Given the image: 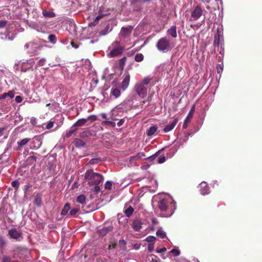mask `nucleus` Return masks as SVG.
I'll list each match as a JSON object with an SVG mask.
<instances>
[{
  "label": "nucleus",
  "instance_id": "40",
  "mask_svg": "<svg viewBox=\"0 0 262 262\" xmlns=\"http://www.w3.org/2000/svg\"><path fill=\"white\" fill-rule=\"evenodd\" d=\"M170 252L173 254L174 256H179L180 254V251L179 250L173 249Z\"/></svg>",
  "mask_w": 262,
  "mask_h": 262
},
{
  "label": "nucleus",
  "instance_id": "26",
  "mask_svg": "<svg viewBox=\"0 0 262 262\" xmlns=\"http://www.w3.org/2000/svg\"><path fill=\"white\" fill-rule=\"evenodd\" d=\"M144 157L145 154L144 152H139L135 156L130 157V161L138 160Z\"/></svg>",
  "mask_w": 262,
  "mask_h": 262
},
{
  "label": "nucleus",
  "instance_id": "5",
  "mask_svg": "<svg viewBox=\"0 0 262 262\" xmlns=\"http://www.w3.org/2000/svg\"><path fill=\"white\" fill-rule=\"evenodd\" d=\"M203 14V10L199 5L196 6L191 12L190 20H198Z\"/></svg>",
  "mask_w": 262,
  "mask_h": 262
},
{
  "label": "nucleus",
  "instance_id": "50",
  "mask_svg": "<svg viewBox=\"0 0 262 262\" xmlns=\"http://www.w3.org/2000/svg\"><path fill=\"white\" fill-rule=\"evenodd\" d=\"M34 140H36L38 142H39V143L38 144L37 146L34 145V148H38L40 146V145L41 144V142L40 141V139H39L38 138L34 137Z\"/></svg>",
  "mask_w": 262,
  "mask_h": 262
},
{
  "label": "nucleus",
  "instance_id": "34",
  "mask_svg": "<svg viewBox=\"0 0 262 262\" xmlns=\"http://www.w3.org/2000/svg\"><path fill=\"white\" fill-rule=\"evenodd\" d=\"M150 80L151 78H150L149 77H146L143 79L142 81L139 82V83H142L143 85L146 86L148 85Z\"/></svg>",
  "mask_w": 262,
  "mask_h": 262
},
{
  "label": "nucleus",
  "instance_id": "30",
  "mask_svg": "<svg viewBox=\"0 0 262 262\" xmlns=\"http://www.w3.org/2000/svg\"><path fill=\"white\" fill-rule=\"evenodd\" d=\"M76 201L78 203L83 204L85 202V196L83 194L77 196Z\"/></svg>",
  "mask_w": 262,
  "mask_h": 262
},
{
  "label": "nucleus",
  "instance_id": "17",
  "mask_svg": "<svg viewBox=\"0 0 262 262\" xmlns=\"http://www.w3.org/2000/svg\"><path fill=\"white\" fill-rule=\"evenodd\" d=\"M31 140L30 138H24L22 140H20L17 142V150H21L22 147L26 145Z\"/></svg>",
  "mask_w": 262,
  "mask_h": 262
},
{
  "label": "nucleus",
  "instance_id": "41",
  "mask_svg": "<svg viewBox=\"0 0 262 262\" xmlns=\"http://www.w3.org/2000/svg\"><path fill=\"white\" fill-rule=\"evenodd\" d=\"M35 204L37 206H39L41 204V198L40 196L37 195L35 199Z\"/></svg>",
  "mask_w": 262,
  "mask_h": 262
},
{
  "label": "nucleus",
  "instance_id": "19",
  "mask_svg": "<svg viewBox=\"0 0 262 262\" xmlns=\"http://www.w3.org/2000/svg\"><path fill=\"white\" fill-rule=\"evenodd\" d=\"M87 122V120L84 118L78 119L73 125V127H80L83 126Z\"/></svg>",
  "mask_w": 262,
  "mask_h": 262
},
{
  "label": "nucleus",
  "instance_id": "4",
  "mask_svg": "<svg viewBox=\"0 0 262 262\" xmlns=\"http://www.w3.org/2000/svg\"><path fill=\"white\" fill-rule=\"evenodd\" d=\"M134 90L138 95L142 98H145L147 95V87L143 85L142 83L137 82L135 85Z\"/></svg>",
  "mask_w": 262,
  "mask_h": 262
},
{
  "label": "nucleus",
  "instance_id": "38",
  "mask_svg": "<svg viewBox=\"0 0 262 262\" xmlns=\"http://www.w3.org/2000/svg\"><path fill=\"white\" fill-rule=\"evenodd\" d=\"M105 188L108 190H111L112 188V182L111 181H107L105 184Z\"/></svg>",
  "mask_w": 262,
  "mask_h": 262
},
{
  "label": "nucleus",
  "instance_id": "15",
  "mask_svg": "<svg viewBox=\"0 0 262 262\" xmlns=\"http://www.w3.org/2000/svg\"><path fill=\"white\" fill-rule=\"evenodd\" d=\"M29 155L26 160V164L27 165H31L34 164L36 161V158L34 156L33 152H31Z\"/></svg>",
  "mask_w": 262,
  "mask_h": 262
},
{
  "label": "nucleus",
  "instance_id": "10",
  "mask_svg": "<svg viewBox=\"0 0 262 262\" xmlns=\"http://www.w3.org/2000/svg\"><path fill=\"white\" fill-rule=\"evenodd\" d=\"M113 229L112 225H109L106 227H103L102 228L98 230L99 234L101 236H104L108 232H111Z\"/></svg>",
  "mask_w": 262,
  "mask_h": 262
},
{
  "label": "nucleus",
  "instance_id": "39",
  "mask_svg": "<svg viewBox=\"0 0 262 262\" xmlns=\"http://www.w3.org/2000/svg\"><path fill=\"white\" fill-rule=\"evenodd\" d=\"M76 130H77L76 128H75L74 129H71V130H69L66 134V137L70 138L74 133L76 132Z\"/></svg>",
  "mask_w": 262,
  "mask_h": 262
},
{
  "label": "nucleus",
  "instance_id": "20",
  "mask_svg": "<svg viewBox=\"0 0 262 262\" xmlns=\"http://www.w3.org/2000/svg\"><path fill=\"white\" fill-rule=\"evenodd\" d=\"M168 34L170 35L172 37L176 38L177 36V27L176 26H172L167 30Z\"/></svg>",
  "mask_w": 262,
  "mask_h": 262
},
{
  "label": "nucleus",
  "instance_id": "35",
  "mask_svg": "<svg viewBox=\"0 0 262 262\" xmlns=\"http://www.w3.org/2000/svg\"><path fill=\"white\" fill-rule=\"evenodd\" d=\"M159 151L156 152L154 155L151 156L146 158L145 160L148 161L149 162H151V161H154L155 160V159L156 158V157H158V156L159 155Z\"/></svg>",
  "mask_w": 262,
  "mask_h": 262
},
{
  "label": "nucleus",
  "instance_id": "13",
  "mask_svg": "<svg viewBox=\"0 0 262 262\" xmlns=\"http://www.w3.org/2000/svg\"><path fill=\"white\" fill-rule=\"evenodd\" d=\"M130 82V75L129 74H127L123 79V81H122L121 83V89L125 91L126 90Z\"/></svg>",
  "mask_w": 262,
  "mask_h": 262
},
{
  "label": "nucleus",
  "instance_id": "62",
  "mask_svg": "<svg viewBox=\"0 0 262 262\" xmlns=\"http://www.w3.org/2000/svg\"><path fill=\"white\" fill-rule=\"evenodd\" d=\"M101 116L103 119H105V120L107 119L106 115L105 114H104V113L102 114Z\"/></svg>",
  "mask_w": 262,
  "mask_h": 262
},
{
  "label": "nucleus",
  "instance_id": "57",
  "mask_svg": "<svg viewBox=\"0 0 262 262\" xmlns=\"http://www.w3.org/2000/svg\"><path fill=\"white\" fill-rule=\"evenodd\" d=\"M152 256H153L150 260V262H157V260L156 259V258H157V257L155 255H151Z\"/></svg>",
  "mask_w": 262,
  "mask_h": 262
},
{
  "label": "nucleus",
  "instance_id": "49",
  "mask_svg": "<svg viewBox=\"0 0 262 262\" xmlns=\"http://www.w3.org/2000/svg\"><path fill=\"white\" fill-rule=\"evenodd\" d=\"M15 100L17 103H20L23 101V98L20 96H17L15 97Z\"/></svg>",
  "mask_w": 262,
  "mask_h": 262
},
{
  "label": "nucleus",
  "instance_id": "54",
  "mask_svg": "<svg viewBox=\"0 0 262 262\" xmlns=\"http://www.w3.org/2000/svg\"><path fill=\"white\" fill-rule=\"evenodd\" d=\"M103 123H108V124H110L113 127H115L116 125L115 122H113V121H103Z\"/></svg>",
  "mask_w": 262,
  "mask_h": 262
},
{
  "label": "nucleus",
  "instance_id": "43",
  "mask_svg": "<svg viewBox=\"0 0 262 262\" xmlns=\"http://www.w3.org/2000/svg\"><path fill=\"white\" fill-rule=\"evenodd\" d=\"M166 160L165 157L164 156H161L158 160V163L162 164L164 163Z\"/></svg>",
  "mask_w": 262,
  "mask_h": 262
},
{
  "label": "nucleus",
  "instance_id": "3",
  "mask_svg": "<svg viewBox=\"0 0 262 262\" xmlns=\"http://www.w3.org/2000/svg\"><path fill=\"white\" fill-rule=\"evenodd\" d=\"M24 47L30 56L38 55L40 54V51L43 49L42 46L33 41L26 43Z\"/></svg>",
  "mask_w": 262,
  "mask_h": 262
},
{
  "label": "nucleus",
  "instance_id": "37",
  "mask_svg": "<svg viewBox=\"0 0 262 262\" xmlns=\"http://www.w3.org/2000/svg\"><path fill=\"white\" fill-rule=\"evenodd\" d=\"M126 60V58L125 57H123L119 60V64L120 68H123L124 65L125 64Z\"/></svg>",
  "mask_w": 262,
  "mask_h": 262
},
{
  "label": "nucleus",
  "instance_id": "45",
  "mask_svg": "<svg viewBox=\"0 0 262 262\" xmlns=\"http://www.w3.org/2000/svg\"><path fill=\"white\" fill-rule=\"evenodd\" d=\"M7 97H9L11 98H13L15 95V92L13 91H10L8 93H6Z\"/></svg>",
  "mask_w": 262,
  "mask_h": 262
},
{
  "label": "nucleus",
  "instance_id": "52",
  "mask_svg": "<svg viewBox=\"0 0 262 262\" xmlns=\"http://www.w3.org/2000/svg\"><path fill=\"white\" fill-rule=\"evenodd\" d=\"M94 191L96 193H98L100 191V187L99 186V185H95Z\"/></svg>",
  "mask_w": 262,
  "mask_h": 262
},
{
  "label": "nucleus",
  "instance_id": "23",
  "mask_svg": "<svg viewBox=\"0 0 262 262\" xmlns=\"http://www.w3.org/2000/svg\"><path fill=\"white\" fill-rule=\"evenodd\" d=\"M111 95L115 98H118L121 95L120 91L117 88H112L111 90Z\"/></svg>",
  "mask_w": 262,
  "mask_h": 262
},
{
  "label": "nucleus",
  "instance_id": "12",
  "mask_svg": "<svg viewBox=\"0 0 262 262\" xmlns=\"http://www.w3.org/2000/svg\"><path fill=\"white\" fill-rule=\"evenodd\" d=\"M133 28L132 26H129L126 27H122L121 28L120 34L123 37H126L130 35L132 31Z\"/></svg>",
  "mask_w": 262,
  "mask_h": 262
},
{
  "label": "nucleus",
  "instance_id": "29",
  "mask_svg": "<svg viewBox=\"0 0 262 262\" xmlns=\"http://www.w3.org/2000/svg\"><path fill=\"white\" fill-rule=\"evenodd\" d=\"M48 39L49 40V41L53 45L55 44L57 42V38L55 35L54 34H50L48 37Z\"/></svg>",
  "mask_w": 262,
  "mask_h": 262
},
{
  "label": "nucleus",
  "instance_id": "63",
  "mask_svg": "<svg viewBox=\"0 0 262 262\" xmlns=\"http://www.w3.org/2000/svg\"><path fill=\"white\" fill-rule=\"evenodd\" d=\"M31 187V185L30 184H28L25 186L26 189H28L30 188Z\"/></svg>",
  "mask_w": 262,
  "mask_h": 262
},
{
  "label": "nucleus",
  "instance_id": "22",
  "mask_svg": "<svg viewBox=\"0 0 262 262\" xmlns=\"http://www.w3.org/2000/svg\"><path fill=\"white\" fill-rule=\"evenodd\" d=\"M42 15L46 18H51L55 16V14L52 11H47L46 10H43Z\"/></svg>",
  "mask_w": 262,
  "mask_h": 262
},
{
  "label": "nucleus",
  "instance_id": "47",
  "mask_svg": "<svg viewBox=\"0 0 262 262\" xmlns=\"http://www.w3.org/2000/svg\"><path fill=\"white\" fill-rule=\"evenodd\" d=\"M54 126V122L52 121L49 122V123L46 125V128L48 129H51Z\"/></svg>",
  "mask_w": 262,
  "mask_h": 262
},
{
  "label": "nucleus",
  "instance_id": "44",
  "mask_svg": "<svg viewBox=\"0 0 262 262\" xmlns=\"http://www.w3.org/2000/svg\"><path fill=\"white\" fill-rule=\"evenodd\" d=\"M6 242L3 237L0 236V248H3L6 245Z\"/></svg>",
  "mask_w": 262,
  "mask_h": 262
},
{
  "label": "nucleus",
  "instance_id": "51",
  "mask_svg": "<svg viewBox=\"0 0 262 262\" xmlns=\"http://www.w3.org/2000/svg\"><path fill=\"white\" fill-rule=\"evenodd\" d=\"M96 260L97 262H107V259L104 257H98Z\"/></svg>",
  "mask_w": 262,
  "mask_h": 262
},
{
  "label": "nucleus",
  "instance_id": "28",
  "mask_svg": "<svg viewBox=\"0 0 262 262\" xmlns=\"http://www.w3.org/2000/svg\"><path fill=\"white\" fill-rule=\"evenodd\" d=\"M79 211V207L78 206L70 210L68 214L69 216H74Z\"/></svg>",
  "mask_w": 262,
  "mask_h": 262
},
{
  "label": "nucleus",
  "instance_id": "59",
  "mask_svg": "<svg viewBox=\"0 0 262 262\" xmlns=\"http://www.w3.org/2000/svg\"><path fill=\"white\" fill-rule=\"evenodd\" d=\"M5 130V127H0V136L3 135V133Z\"/></svg>",
  "mask_w": 262,
  "mask_h": 262
},
{
  "label": "nucleus",
  "instance_id": "33",
  "mask_svg": "<svg viewBox=\"0 0 262 262\" xmlns=\"http://www.w3.org/2000/svg\"><path fill=\"white\" fill-rule=\"evenodd\" d=\"M102 160L100 158H93L89 161V164L91 165L97 164L101 162Z\"/></svg>",
  "mask_w": 262,
  "mask_h": 262
},
{
  "label": "nucleus",
  "instance_id": "16",
  "mask_svg": "<svg viewBox=\"0 0 262 262\" xmlns=\"http://www.w3.org/2000/svg\"><path fill=\"white\" fill-rule=\"evenodd\" d=\"M178 122V119L175 118L173 122L169 125H166L164 128L163 129V130L165 133H167L170 130H171L174 127L176 126V125L177 124Z\"/></svg>",
  "mask_w": 262,
  "mask_h": 262
},
{
  "label": "nucleus",
  "instance_id": "25",
  "mask_svg": "<svg viewBox=\"0 0 262 262\" xmlns=\"http://www.w3.org/2000/svg\"><path fill=\"white\" fill-rule=\"evenodd\" d=\"M92 135L91 131L89 129H85L80 133L79 136L80 138L90 137Z\"/></svg>",
  "mask_w": 262,
  "mask_h": 262
},
{
  "label": "nucleus",
  "instance_id": "60",
  "mask_svg": "<svg viewBox=\"0 0 262 262\" xmlns=\"http://www.w3.org/2000/svg\"><path fill=\"white\" fill-rule=\"evenodd\" d=\"M148 250L149 251L151 252L154 250V246L151 245H148Z\"/></svg>",
  "mask_w": 262,
  "mask_h": 262
},
{
  "label": "nucleus",
  "instance_id": "64",
  "mask_svg": "<svg viewBox=\"0 0 262 262\" xmlns=\"http://www.w3.org/2000/svg\"><path fill=\"white\" fill-rule=\"evenodd\" d=\"M71 45H72V46L73 47H74V48H77L78 47V46H77V45H74V42H71Z\"/></svg>",
  "mask_w": 262,
  "mask_h": 262
},
{
  "label": "nucleus",
  "instance_id": "48",
  "mask_svg": "<svg viewBox=\"0 0 262 262\" xmlns=\"http://www.w3.org/2000/svg\"><path fill=\"white\" fill-rule=\"evenodd\" d=\"M7 21L6 20H0V29L4 28L7 25Z\"/></svg>",
  "mask_w": 262,
  "mask_h": 262
},
{
  "label": "nucleus",
  "instance_id": "58",
  "mask_svg": "<svg viewBox=\"0 0 262 262\" xmlns=\"http://www.w3.org/2000/svg\"><path fill=\"white\" fill-rule=\"evenodd\" d=\"M7 97V94L6 93H4L1 95H0V100L1 99H4Z\"/></svg>",
  "mask_w": 262,
  "mask_h": 262
},
{
  "label": "nucleus",
  "instance_id": "32",
  "mask_svg": "<svg viewBox=\"0 0 262 262\" xmlns=\"http://www.w3.org/2000/svg\"><path fill=\"white\" fill-rule=\"evenodd\" d=\"M157 235L161 238H164L166 237V233L163 230L159 229L156 232Z\"/></svg>",
  "mask_w": 262,
  "mask_h": 262
},
{
  "label": "nucleus",
  "instance_id": "61",
  "mask_svg": "<svg viewBox=\"0 0 262 262\" xmlns=\"http://www.w3.org/2000/svg\"><path fill=\"white\" fill-rule=\"evenodd\" d=\"M102 17V15H98L95 18V21H98L99 19H100Z\"/></svg>",
  "mask_w": 262,
  "mask_h": 262
},
{
  "label": "nucleus",
  "instance_id": "21",
  "mask_svg": "<svg viewBox=\"0 0 262 262\" xmlns=\"http://www.w3.org/2000/svg\"><path fill=\"white\" fill-rule=\"evenodd\" d=\"M70 209L71 207L70 204L68 203H66L61 210V215L62 216L65 215H68V212L70 211Z\"/></svg>",
  "mask_w": 262,
  "mask_h": 262
},
{
  "label": "nucleus",
  "instance_id": "56",
  "mask_svg": "<svg viewBox=\"0 0 262 262\" xmlns=\"http://www.w3.org/2000/svg\"><path fill=\"white\" fill-rule=\"evenodd\" d=\"M166 251V249L165 248H162L158 250L157 251L158 253H163Z\"/></svg>",
  "mask_w": 262,
  "mask_h": 262
},
{
  "label": "nucleus",
  "instance_id": "6",
  "mask_svg": "<svg viewBox=\"0 0 262 262\" xmlns=\"http://www.w3.org/2000/svg\"><path fill=\"white\" fill-rule=\"evenodd\" d=\"M114 43L116 44V46L114 47L109 54V56L112 57L121 55L124 50V47L120 46L118 41H115Z\"/></svg>",
  "mask_w": 262,
  "mask_h": 262
},
{
  "label": "nucleus",
  "instance_id": "31",
  "mask_svg": "<svg viewBox=\"0 0 262 262\" xmlns=\"http://www.w3.org/2000/svg\"><path fill=\"white\" fill-rule=\"evenodd\" d=\"M143 59H144V56L141 53L137 54L135 57V60L137 62H141L143 60Z\"/></svg>",
  "mask_w": 262,
  "mask_h": 262
},
{
  "label": "nucleus",
  "instance_id": "9",
  "mask_svg": "<svg viewBox=\"0 0 262 262\" xmlns=\"http://www.w3.org/2000/svg\"><path fill=\"white\" fill-rule=\"evenodd\" d=\"M8 235H9L11 238L17 240L21 236V234L18 232L16 228H13L9 230Z\"/></svg>",
  "mask_w": 262,
  "mask_h": 262
},
{
  "label": "nucleus",
  "instance_id": "36",
  "mask_svg": "<svg viewBox=\"0 0 262 262\" xmlns=\"http://www.w3.org/2000/svg\"><path fill=\"white\" fill-rule=\"evenodd\" d=\"M87 120V122L88 121H91V122H94L97 119V117L96 115H92L89 116L87 118L85 119Z\"/></svg>",
  "mask_w": 262,
  "mask_h": 262
},
{
  "label": "nucleus",
  "instance_id": "24",
  "mask_svg": "<svg viewBox=\"0 0 262 262\" xmlns=\"http://www.w3.org/2000/svg\"><path fill=\"white\" fill-rule=\"evenodd\" d=\"M157 130V127L155 126L150 127L146 131L148 136H151L154 135Z\"/></svg>",
  "mask_w": 262,
  "mask_h": 262
},
{
  "label": "nucleus",
  "instance_id": "42",
  "mask_svg": "<svg viewBox=\"0 0 262 262\" xmlns=\"http://www.w3.org/2000/svg\"><path fill=\"white\" fill-rule=\"evenodd\" d=\"M11 185L12 187L17 189L19 187V182L17 180H14L11 182Z\"/></svg>",
  "mask_w": 262,
  "mask_h": 262
},
{
  "label": "nucleus",
  "instance_id": "2",
  "mask_svg": "<svg viewBox=\"0 0 262 262\" xmlns=\"http://www.w3.org/2000/svg\"><path fill=\"white\" fill-rule=\"evenodd\" d=\"M156 47L159 51L163 53H167L172 48L169 39L166 36L161 37L158 41Z\"/></svg>",
  "mask_w": 262,
  "mask_h": 262
},
{
  "label": "nucleus",
  "instance_id": "18",
  "mask_svg": "<svg viewBox=\"0 0 262 262\" xmlns=\"http://www.w3.org/2000/svg\"><path fill=\"white\" fill-rule=\"evenodd\" d=\"M73 143L74 145L78 148L83 147L85 145V142L82 140L78 138L75 139Z\"/></svg>",
  "mask_w": 262,
  "mask_h": 262
},
{
  "label": "nucleus",
  "instance_id": "46",
  "mask_svg": "<svg viewBox=\"0 0 262 262\" xmlns=\"http://www.w3.org/2000/svg\"><path fill=\"white\" fill-rule=\"evenodd\" d=\"M155 239L156 238L154 236H149L146 238V241L148 242H152L155 241Z\"/></svg>",
  "mask_w": 262,
  "mask_h": 262
},
{
  "label": "nucleus",
  "instance_id": "27",
  "mask_svg": "<svg viewBox=\"0 0 262 262\" xmlns=\"http://www.w3.org/2000/svg\"><path fill=\"white\" fill-rule=\"evenodd\" d=\"M134 211V208L130 206L124 212L127 217H129L133 214Z\"/></svg>",
  "mask_w": 262,
  "mask_h": 262
},
{
  "label": "nucleus",
  "instance_id": "55",
  "mask_svg": "<svg viewBox=\"0 0 262 262\" xmlns=\"http://www.w3.org/2000/svg\"><path fill=\"white\" fill-rule=\"evenodd\" d=\"M124 122V119H121L118 123L117 125L118 126H121Z\"/></svg>",
  "mask_w": 262,
  "mask_h": 262
},
{
  "label": "nucleus",
  "instance_id": "14",
  "mask_svg": "<svg viewBox=\"0 0 262 262\" xmlns=\"http://www.w3.org/2000/svg\"><path fill=\"white\" fill-rule=\"evenodd\" d=\"M142 223L140 220H135L132 224V227L136 231H139L142 228Z\"/></svg>",
  "mask_w": 262,
  "mask_h": 262
},
{
  "label": "nucleus",
  "instance_id": "8",
  "mask_svg": "<svg viewBox=\"0 0 262 262\" xmlns=\"http://www.w3.org/2000/svg\"><path fill=\"white\" fill-rule=\"evenodd\" d=\"M194 112V106H193V107L191 108V110L190 111L189 113H188L187 117L184 120L183 125V128H186L188 127V124L190 122L192 118L193 113Z\"/></svg>",
  "mask_w": 262,
  "mask_h": 262
},
{
  "label": "nucleus",
  "instance_id": "1",
  "mask_svg": "<svg viewBox=\"0 0 262 262\" xmlns=\"http://www.w3.org/2000/svg\"><path fill=\"white\" fill-rule=\"evenodd\" d=\"M84 178L88 181L89 185H99L103 180V176L98 173L94 172L92 169L88 170L85 172Z\"/></svg>",
  "mask_w": 262,
  "mask_h": 262
},
{
  "label": "nucleus",
  "instance_id": "11",
  "mask_svg": "<svg viewBox=\"0 0 262 262\" xmlns=\"http://www.w3.org/2000/svg\"><path fill=\"white\" fill-rule=\"evenodd\" d=\"M200 191L202 194H207L209 192V187L206 182H202L199 185Z\"/></svg>",
  "mask_w": 262,
  "mask_h": 262
},
{
  "label": "nucleus",
  "instance_id": "53",
  "mask_svg": "<svg viewBox=\"0 0 262 262\" xmlns=\"http://www.w3.org/2000/svg\"><path fill=\"white\" fill-rule=\"evenodd\" d=\"M46 61V59L45 58L40 59L38 61V64L40 66H42Z\"/></svg>",
  "mask_w": 262,
  "mask_h": 262
},
{
  "label": "nucleus",
  "instance_id": "7",
  "mask_svg": "<svg viewBox=\"0 0 262 262\" xmlns=\"http://www.w3.org/2000/svg\"><path fill=\"white\" fill-rule=\"evenodd\" d=\"M170 203L169 199H162L159 201L158 206L161 211H165L168 208Z\"/></svg>",
  "mask_w": 262,
  "mask_h": 262
}]
</instances>
